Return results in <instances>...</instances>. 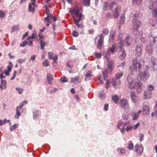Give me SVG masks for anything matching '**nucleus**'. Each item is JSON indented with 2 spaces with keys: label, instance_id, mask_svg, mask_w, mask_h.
I'll list each match as a JSON object with an SVG mask.
<instances>
[{
  "label": "nucleus",
  "instance_id": "obj_1",
  "mask_svg": "<svg viewBox=\"0 0 157 157\" xmlns=\"http://www.w3.org/2000/svg\"><path fill=\"white\" fill-rule=\"evenodd\" d=\"M81 10L80 7H78L77 6L75 7L72 10L71 9H70V12L72 14H74L75 15L76 17L78 19H76L75 18H73L74 23L76 24L78 28H82L83 26L82 24H78V22L81 20L82 17V14L79 13V11Z\"/></svg>",
  "mask_w": 157,
  "mask_h": 157
},
{
  "label": "nucleus",
  "instance_id": "obj_2",
  "mask_svg": "<svg viewBox=\"0 0 157 157\" xmlns=\"http://www.w3.org/2000/svg\"><path fill=\"white\" fill-rule=\"evenodd\" d=\"M149 45L146 46V49L148 53L151 54L153 48L157 45L155 44V42L157 41V36L150 35L149 36Z\"/></svg>",
  "mask_w": 157,
  "mask_h": 157
},
{
  "label": "nucleus",
  "instance_id": "obj_3",
  "mask_svg": "<svg viewBox=\"0 0 157 157\" xmlns=\"http://www.w3.org/2000/svg\"><path fill=\"white\" fill-rule=\"evenodd\" d=\"M119 40L118 42L117 49L119 55V58L121 60H123L125 58L126 56V53L123 49L124 44L123 41L122 40L119 39L118 40Z\"/></svg>",
  "mask_w": 157,
  "mask_h": 157
},
{
  "label": "nucleus",
  "instance_id": "obj_4",
  "mask_svg": "<svg viewBox=\"0 0 157 157\" xmlns=\"http://www.w3.org/2000/svg\"><path fill=\"white\" fill-rule=\"evenodd\" d=\"M132 65L130 67L131 69H130L131 75H132L133 71H139L141 67V63L138 62L137 59L134 58L132 62Z\"/></svg>",
  "mask_w": 157,
  "mask_h": 157
},
{
  "label": "nucleus",
  "instance_id": "obj_5",
  "mask_svg": "<svg viewBox=\"0 0 157 157\" xmlns=\"http://www.w3.org/2000/svg\"><path fill=\"white\" fill-rule=\"evenodd\" d=\"M138 14L136 13L134 14L132 21L133 29L135 30L136 31L138 30L141 24L140 21L138 20Z\"/></svg>",
  "mask_w": 157,
  "mask_h": 157
},
{
  "label": "nucleus",
  "instance_id": "obj_6",
  "mask_svg": "<svg viewBox=\"0 0 157 157\" xmlns=\"http://www.w3.org/2000/svg\"><path fill=\"white\" fill-rule=\"evenodd\" d=\"M132 75H128L127 78V81L129 88L131 89H133L136 87L137 83L136 80L132 78Z\"/></svg>",
  "mask_w": 157,
  "mask_h": 157
},
{
  "label": "nucleus",
  "instance_id": "obj_7",
  "mask_svg": "<svg viewBox=\"0 0 157 157\" xmlns=\"http://www.w3.org/2000/svg\"><path fill=\"white\" fill-rule=\"evenodd\" d=\"M149 76L147 72H140L138 75V79L139 81L144 82L148 79Z\"/></svg>",
  "mask_w": 157,
  "mask_h": 157
},
{
  "label": "nucleus",
  "instance_id": "obj_8",
  "mask_svg": "<svg viewBox=\"0 0 157 157\" xmlns=\"http://www.w3.org/2000/svg\"><path fill=\"white\" fill-rule=\"evenodd\" d=\"M123 75L122 73L120 72L117 73L116 75V78H113L112 80V84L114 87H115L117 85H120L121 82L120 80H118V79L120 78Z\"/></svg>",
  "mask_w": 157,
  "mask_h": 157
},
{
  "label": "nucleus",
  "instance_id": "obj_9",
  "mask_svg": "<svg viewBox=\"0 0 157 157\" xmlns=\"http://www.w3.org/2000/svg\"><path fill=\"white\" fill-rule=\"evenodd\" d=\"M111 8H115V9L113 11V14L114 17L117 18L119 16L121 6H117L115 4H113L112 5Z\"/></svg>",
  "mask_w": 157,
  "mask_h": 157
},
{
  "label": "nucleus",
  "instance_id": "obj_10",
  "mask_svg": "<svg viewBox=\"0 0 157 157\" xmlns=\"http://www.w3.org/2000/svg\"><path fill=\"white\" fill-rule=\"evenodd\" d=\"M27 102L26 101H24L23 102L20 104V105L17 106L16 108V113L14 116V117L16 119H18L19 116L21 115L20 112V109L25 105L27 104Z\"/></svg>",
  "mask_w": 157,
  "mask_h": 157
},
{
  "label": "nucleus",
  "instance_id": "obj_11",
  "mask_svg": "<svg viewBox=\"0 0 157 157\" xmlns=\"http://www.w3.org/2000/svg\"><path fill=\"white\" fill-rule=\"evenodd\" d=\"M81 82V80L79 77L76 76L75 77H71L70 78V83H73L75 84H78Z\"/></svg>",
  "mask_w": 157,
  "mask_h": 157
},
{
  "label": "nucleus",
  "instance_id": "obj_12",
  "mask_svg": "<svg viewBox=\"0 0 157 157\" xmlns=\"http://www.w3.org/2000/svg\"><path fill=\"white\" fill-rule=\"evenodd\" d=\"M143 148L142 145L139 146L138 144H136L135 147V151L138 154H141L143 152Z\"/></svg>",
  "mask_w": 157,
  "mask_h": 157
},
{
  "label": "nucleus",
  "instance_id": "obj_13",
  "mask_svg": "<svg viewBox=\"0 0 157 157\" xmlns=\"http://www.w3.org/2000/svg\"><path fill=\"white\" fill-rule=\"evenodd\" d=\"M120 103L122 107L124 108L128 109H129V106L127 101L126 100L123 99L121 100L120 102Z\"/></svg>",
  "mask_w": 157,
  "mask_h": 157
},
{
  "label": "nucleus",
  "instance_id": "obj_14",
  "mask_svg": "<svg viewBox=\"0 0 157 157\" xmlns=\"http://www.w3.org/2000/svg\"><path fill=\"white\" fill-rule=\"evenodd\" d=\"M130 93V97L132 101L135 103H136L138 101V97L136 96L135 93L131 91Z\"/></svg>",
  "mask_w": 157,
  "mask_h": 157
},
{
  "label": "nucleus",
  "instance_id": "obj_15",
  "mask_svg": "<svg viewBox=\"0 0 157 157\" xmlns=\"http://www.w3.org/2000/svg\"><path fill=\"white\" fill-rule=\"evenodd\" d=\"M157 60L152 57L151 58V65L152 68L155 69L157 66Z\"/></svg>",
  "mask_w": 157,
  "mask_h": 157
},
{
  "label": "nucleus",
  "instance_id": "obj_16",
  "mask_svg": "<svg viewBox=\"0 0 157 157\" xmlns=\"http://www.w3.org/2000/svg\"><path fill=\"white\" fill-rule=\"evenodd\" d=\"M143 113L144 115L149 114L150 113V109L148 106L144 105L143 107Z\"/></svg>",
  "mask_w": 157,
  "mask_h": 157
},
{
  "label": "nucleus",
  "instance_id": "obj_17",
  "mask_svg": "<svg viewBox=\"0 0 157 157\" xmlns=\"http://www.w3.org/2000/svg\"><path fill=\"white\" fill-rule=\"evenodd\" d=\"M152 95L151 92L150 91H148L147 90L145 91L144 94V97L145 99H146L150 97Z\"/></svg>",
  "mask_w": 157,
  "mask_h": 157
},
{
  "label": "nucleus",
  "instance_id": "obj_18",
  "mask_svg": "<svg viewBox=\"0 0 157 157\" xmlns=\"http://www.w3.org/2000/svg\"><path fill=\"white\" fill-rule=\"evenodd\" d=\"M135 52L137 56H140L142 54V50L140 46L139 45L137 46L135 48Z\"/></svg>",
  "mask_w": 157,
  "mask_h": 157
},
{
  "label": "nucleus",
  "instance_id": "obj_19",
  "mask_svg": "<svg viewBox=\"0 0 157 157\" xmlns=\"http://www.w3.org/2000/svg\"><path fill=\"white\" fill-rule=\"evenodd\" d=\"M107 67L109 71L111 72L114 67V62L112 61L109 62L107 64Z\"/></svg>",
  "mask_w": 157,
  "mask_h": 157
},
{
  "label": "nucleus",
  "instance_id": "obj_20",
  "mask_svg": "<svg viewBox=\"0 0 157 157\" xmlns=\"http://www.w3.org/2000/svg\"><path fill=\"white\" fill-rule=\"evenodd\" d=\"M47 78L48 83L50 84H52V82L53 80L52 75L50 74L48 75Z\"/></svg>",
  "mask_w": 157,
  "mask_h": 157
},
{
  "label": "nucleus",
  "instance_id": "obj_21",
  "mask_svg": "<svg viewBox=\"0 0 157 157\" xmlns=\"http://www.w3.org/2000/svg\"><path fill=\"white\" fill-rule=\"evenodd\" d=\"M116 48L115 44H113L111 47L109 48L108 50L110 52H111L113 54L114 53L115 50Z\"/></svg>",
  "mask_w": 157,
  "mask_h": 157
},
{
  "label": "nucleus",
  "instance_id": "obj_22",
  "mask_svg": "<svg viewBox=\"0 0 157 157\" xmlns=\"http://www.w3.org/2000/svg\"><path fill=\"white\" fill-rule=\"evenodd\" d=\"M131 115L132 117V119L134 120H136L139 116L138 114L135 112L132 113Z\"/></svg>",
  "mask_w": 157,
  "mask_h": 157
},
{
  "label": "nucleus",
  "instance_id": "obj_23",
  "mask_svg": "<svg viewBox=\"0 0 157 157\" xmlns=\"http://www.w3.org/2000/svg\"><path fill=\"white\" fill-rule=\"evenodd\" d=\"M91 75V72L90 71H87L85 75V79L86 81L89 80Z\"/></svg>",
  "mask_w": 157,
  "mask_h": 157
},
{
  "label": "nucleus",
  "instance_id": "obj_24",
  "mask_svg": "<svg viewBox=\"0 0 157 157\" xmlns=\"http://www.w3.org/2000/svg\"><path fill=\"white\" fill-rule=\"evenodd\" d=\"M103 77L105 80L106 79L108 76V71L106 69H105L102 71Z\"/></svg>",
  "mask_w": 157,
  "mask_h": 157
},
{
  "label": "nucleus",
  "instance_id": "obj_25",
  "mask_svg": "<svg viewBox=\"0 0 157 157\" xmlns=\"http://www.w3.org/2000/svg\"><path fill=\"white\" fill-rule=\"evenodd\" d=\"M114 34L113 32H111L110 35V38L109 39V42L110 43H111L114 40Z\"/></svg>",
  "mask_w": 157,
  "mask_h": 157
},
{
  "label": "nucleus",
  "instance_id": "obj_26",
  "mask_svg": "<svg viewBox=\"0 0 157 157\" xmlns=\"http://www.w3.org/2000/svg\"><path fill=\"white\" fill-rule=\"evenodd\" d=\"M154 86L153 85L150 84L148 85L147 87V90L150 91L151 92L154 90Z\"/></svg>",
  "mask_w": 157,
  "mask_h": 157
},
{
  "label": "nucleus",
  "instance_id": "obj_27",
  "mask_svg": "<svg viewBox=\"0 0 157 157\" xmlns=\"http://www.w3.org/2000/svg\"><path fill=\"white\" fill-rule=\"evenodd\" d=\"M103 55L105 58H106L107 59L109 60L110 57V52L108 50L105 53H103Z\"/></svg>",
  "mask_w": 157,
  "mask_h": 157
},
{
  "label": "nucleus",
  "instance_id": "obj_28",
  "mask_svg": "<svg viewBox=\"0 0 157 157\" xmlns=\"http://www.w3.org/2000/svg\"><path fill=\"white\" fill-rule=\"evenodd\" d=\"M131 43L130 39L128 36H127L125 39V44L126 45H129Z\"/></svg>",
  "mask_w": 157,
  "mask_h": 157
},
{
  "label": "nucleus",
  "instance_id": "obj_29",
  "mask_svg": "<svg viewBox=\"0 0 157 157\" xmlns=\"http://www.w3.org/2000/svg\"><path fill=\"white\" fill-rule=\"evenodd\" d=\"M127 148L128 149H129L131 150L133 149L134 145L132 142L129 141V144Z\"/></svg>",
  "mask_w": 157,
  "mask_h": 157
},
{
  "label": "nucleus",
  "instance_id": "obj_30",
  "mask_svg": "<svg viewBox=\"0 0 157 157\" xmlns=\"http://www.w3.org/2000/svg\"><path fill=\"white\" fill-rule=\"evenodd\" d=\"M40 49L42 50L44 49V47L45 45L46 42L42 40H40Z\"/></svg>",
  "mask_w": 157,
  "mask_h": 157
},
{
  "label": "nucleus",
  "instance_id": "obj_31",
  "mask_svg": "<svg viewBox=\"0 0 157 157\" xmlns=\"http://www.w3.org/2000/svg\"><path fill=\"white\" fill-rule=\"evenodd\" d=\"M112 100L114 101V102L116 103L117 104V101L119 100V98L117 95H115L112 96Z\"/></svg>",
  "mask_w": 157,
  "mask_h": 157
},
{
  "label": "nucleus",
  "instance_id": "obj_32",
  "mask_svg": "<svg viewBox=\"0 0 157 157\" xmlns=\"http://www.w3.org/2000/svg\"><path fill=\"white\" fill-rule=\"evenodd\" d=\"M32 6L33 5L31 4V3H29V11H31L32 12H34V6Z\"/></svg>",
  "mask_w": 157,
  "mask_h": 157
},
{
  "label": "nucleus",
  "instance_id": "obj_33",
  "mask_svg": "<svg viewBox=\"0 0 157 157\" xmlns=\"http://www.w3.org/2000/svg\"><path fill=\"white\" fill-rule=\"evenodd\" d=\"M125 17L123 15L121 16L120 17V22L121 24H123L125 21Z\"/></svg>",
  "mask_w": 157,
  "mask_h": 157
},
{
  "label": "nucleus",
  "instance_id": "obj_34",
  "mask_svg": "<svg viewBox=\"0 0 157 157\" xmlns=\"http://www.w3.org/2000/svg\"><path fill=\"white\" fill-rule=\"evenodd\" d=\"M117 151L121 154H124L125 152V150L122 148H119L117 149Z\"/></svg>",
  "mask_w": 157,
  "mask_h": 157
},
{
  "label": "nucleus",
  "instance_id": "obj_35",
  "mask_svg": "<svg viewBox=\"0 0 157 157\" xmlns=\"http://www.w3.org/2000/svg\"><path fill=\"white\" fill-rule=\"evenodd\" d=\"M90 0H83V4L85 6H89L90 4Z\"/></svg>",
  "mask_w": 157,
  "mask_h": 157
},
{
  "label": "nucleus",
  "instance_id": "obj_36",
  "mask_svg": "<svg viewBox=\"0 0 157 157\" xmlns=\"http://www.w3.org/2000/svg\"><path fill=\"white\" fill-rule=\"evenodd\" d=\"M5 15V13L2 10H0V18L3 19Z\"/></svg>",
  "mask_w": 157,
  "mask_h": 157
},
{
  "label": "nucleus",
  "instance_id": "obj_37",
  "mask_svg": "<svg viewBox=\"0 0 157 157\" xmlns=\"http://www.w3.org/2000/svg\"><path fill=\"white\" fill-rule=\"evenodd\" d=\"M53 17V16L51 14H48L47 15V17L45 18V21L47 20H49V21L50 19H52Z\"/></svg>",
  "mask_w": 157,
  "mask_h": 157
},
{
  "label": "nucleus",
  "instance_id": "obj_38",
  "mask_svg": "<svg viewBox=\"0 0 157 157\" xmlns=\"http://www.w3.org/2000/svg\"><path fill=\"white\" fill-rule=\"evenodd\" d=\"M16 90L18 91L19 94H21L23 92V89L17 87L16 89Z\"/></svg>",
  "mask_w": 157,
  "mask_h": 157
},
{
  "label": "nucleus",
  "instance_id": "obj_39",
  "mask_svg": "<svg viewBox=\"0 0 157 157\" xmlns=\"http://www.w3.org/2000/svg\"><path fill=\"white\" fill-rule=\"evenodd\" d=\"M104 40V36L102 34H101L99 35V39L98 40V42H100L103 43Z\"/></svg>",
  "mask_w": 157,
  "mask_h": 157
},
{
  "label": "nucleus",
  "instance_id": "obj_40",
  "mask_svg": "<svg viewBox=\"0 0 157 157\" xmlns=\"http://www.w3.org/2000/svg\"><path fill=\"white\" fill-rule=\"evenodd\" d=\"M99 97L102 100H104L105 98V95L104 94L100 93L99 94Z\"/></svg>",
  "mask_w": 157,
  "mask_h": 157
},
{
  "label": "nucleus",
  "instance_id": "obj_41",
  "mask_svg": "<svg viewBox=\"0 0 157 157\" xmlns=\"http://www.w3.org/2000/svg\"><path fill=\"white\" fill-rule=\"evenodd\" d=\"M102 33L104 35H107L109 33V30L105 28L103 29Z\"/></svg>",
  "mask_w": 157,
  "mask_h": 157
},
{
  "label": "nucleus",
  "instance_id": "obj_42",
  "mask_svg": "<svg viewBox=\"0 0 157 157\" xmlns=\"http://www.w3.org/2000/svg\"><path fill=\"white\" fill-rule=\"evenodd\" d=\"M95 57L98 59L100 58L101 57V53L96 52L94 53Z\"/></svg>",
  "mask_w": 157,
  "mask_h": 157
},
{
  "label": "nucleus",
  "instance_id": "obj_43",
  "mask_svg": "<svg viewBox=\"0 0 157 157\" xmlns=\"http://www.w3.org/2000/svg\"><path fill=\"white\" fill-rule=\"evenodd\" d=\"M109 4L107 2H105L104 4L103 9L106 10L109 9Z\"/></svg>",
  "mask_w": 157,
  "mask_h": 157
},
{
  "label": "nucleus",
  "instance_id": "obj_44",
  "mask_svg": "<svg viewBox=\"0 0 157 157\" xmlns=\"http://www.w3.org/2000/svg\"><path fill=\"white\" fill-rule=\"evenodd\" d=\"M142 0H133L132 1L133 4L139 5L142 2Z\"/></svg>",
  "mask_w": 157,
  "mask_h": 157
},
{
  "label": "nucleus",
  "instance_id": "obj_45",
  "mask_svg": "<svg viewBox=\"0 0 157 157\" xmlns=\"http://www.w3.org/2000/svg\"><path fill=\"white\" fill-rule=\"evenodd\" d=\"M43 65L44 67H48L49 65V63L47 59H46L44 62L43 63Z\"/></svg>",
  "mask_w": 157,
  "mask_h": 157
},
{
  "label": "nucleus",
  "instance_id": "obj_46",
  "mask_svg": "<svg viewBox=\"0 0 157 157\" xmlns=\"http://www.w3.org/2000/svg\"><path fill=\"white\" fill-rule=\"evenodd\" d=\"M102 42H100L98 41V43L97 44V47L99 49H101L102 48Z\"/></svg>",
  "mask_w": 157,
  "mask_h": 157
},
{
  "label": "nucleus",
  "instance_id": "obj_47",
  "mask_svg": "<svg viewBox=\"0 0 157 157\" xmlns=\"http://www.w3.org/2000/svg\"><path fill=\"white\" fill-rule=\"evenodd\" d=\"M1 83L4 87V89H5L6 88V82L5 80L1 79Z\"/></svg>",
  "mask_w": 157,
  "mask_h": 157
},
{
  "label": "nucleus",
  "instance_id": "obj_48",
  "mask_svg": "<svg viewBox=\"0 0 157 157\" xmlns=\"http://www.w3.org/2000/svg\"><path fill=\"white\" fill-rule=\"evenodd\" d=\"M152 12L153 15L155 17H157V10L156 9L152 10Z\"/></svg>",
  "mask_w": 157,
  "mask_h": 157
},
{
  "label": "nucleus",
  "instance_id": "obj_49",
  "mask_svg": "<svg viewBox=\"0 0 157 157\" xmlns=\"http://www.w3.org/2000/svg\"><path fill=\"white\" fill-rule=\"evenodd\" d=\"M26 58H25L24 59H21H21H19L18 61V62L20 63H23L25 62L26 61Z\"/></svg>",
  "mask_w": 157,
  "mask_h": 157
},
{
  "label": "nucleus",
  "instance_id": "obj_50",
  "mask_svg": "<svg viewBox=\"0 0 157 157\" xmlns=\"http://www.w3.org/2000/svg\"><path fill=\"white\" fill-rule=\"evenodd\" d=\"M61 81L62 82H67V79L65 77H62L60 79Z\"/></svg>",
  "mask_w": 157,
  "mask_h": 157
},
{
  "label": "nucleus",
  "instance_id": "obj_51",
  "mask_svg": "<svg viewBox=\"0 0 157 157\" xmlns=\"http://www.w3.org/2000/svg\"><path fill=\"white\" fill-rule=\"evenodd\" d=\"M28 43V42L26 41H25L23 42H22L20 44V46L21 47H24L25 46V45L27 44Z\"/></svg>",
  "mask_w": 157,
  "mask_h": 157
},
{
  "label": "nucleus",
  "instance_id": "obj_52",
  "mask_svg": "<svg viewBox=\"0 0 157 157\" xmlns=\"http://www.w3.org/2000/svg\"><path fill=\"white\" fill-rule=\"evenodd\" d=\"M149 9L150 10H154L156 8L154 6V3H151L150 6H149Z\"/></svg>",
  "mask_w": 157,
  "mask_h": 157
},
{
  "label": "nucleus",
  "instance_id": "obj_53",
  "mask_svg": "<svg viewBox=\"0 0 157 157\" xmlns=\"http://www.w3.org/2000/svg\"><path fill=\"white\" fill-rule=\"evenodd\" d=\"M17 127V124H14L13 126H11L10 128V129L12 131L13 130H15L16 128Z\"/></svg>",
  "mask_w": 157,
  "mask_h": 157
},
{
  "label": "nucleus",
  "instance_id": "obj_54",
  "mask_svg": "<svg viewBox=\"0 0 157 157\" xmlns=\"http://www.w3.org/2000/svg\"><path fill=\"white\" fill-rule=\"evenodd\" d=\"M140 123L139 122H138L135 125H133L132 126L133 127V129L134 130H136L140 126Z\"/></svg>",
  "mask_w": 157,
  "mask_h": 157
},
{
  "label": "nucleus",
  "instance_id": "obj_55",
  "mask_svg": "<svg viewBox=\"0 0 157 157\" xmlns=\"http://www.w3.org/2000/svg\"><path fill=\"white\" fill-rule=\"evenodd\" d=\"M154 109H155V116H157V100L156 101L155 104V105Z\"/></svg>",
  "mask_w": 157,
  "mask_h": 157
},
{
  "label": "nucleus",
  "instance_id": "obj_56",
  "mask_svg": "<svg viewBox=\"0 0 157 157\" xmlns=\"http://www.w3.org/2000/svg\"><path fill=\"white\" fill-rule=\"evenodd\" d=\"M125 62H123L122 63H121L120 64L118 65V67H121V68H123L125 66Z\"/></svg>",
  "mask_w": 157,
  "mask_h": 157
},
{
  "label": "nucleus",
  "instance_id": "obj_57",
  "mask_svg": "<svg viewBox=\"0 0 157 157\" xmlns=\"http://www.w3.org/2000/svg\"><path fill=\"white\" fill-rule=\"evenodd\" d=\"M72 36L74 37H77L78 36V32L75 31H73L72 33Z\"/></svg>",
  "mask_w": 157,
  "mask_h": 157
},
{
  "label": "nucleus",
  "instance_id": "obj_58",
  "mask_svg": "<svg viewBox=\"0 0 157 157\" xmlns=\"http://www.w3.org/2000/svg\"><path fill=\"white\" fill-rule=\"evenodd\" d=\"M122 117L125 120H127L128 119V116L125 114H123L122 115Z\"/></svg>",
  "mask_w": 157,
  "mask_h": 157
},
{
  "label": "nucleus",
  "instance_id": "obj_59",
  "mask_svg": "<svg viewBox=\"0 0 157 157\" xmlns=\"http://www.w3.org/2000/svg\"><path fill=\"white\" fill-rule=\"evenodd\" d=\"M53 55V53L52 52H48V58L50 59H52V56Z\"/></svg>",
  "mask_w": 157,
  "mask_h": 157
},
{
  "label": "nucleus",
  "instance_id": "obj_60",
  "mask_svg": "<svg viewBox=\"0 0 157 157\" xmlns=\"http://www.w3.org/2000/svg\"><path fill=\"white\" fill-rule=\"evenodd\" d=\"M35 34L33 33L32 35L30 36H29L27 38V39H34L35 38Z\"/></svg>",
  "mask_w": 157,
  "mask_h": 157
},
{
  "label": "nucleus",
  "instance_id": "obj_61",
  "mask_svg": "<svg viewBox=\"0 0 157 157\" xmlns=\"http://www.w3.org/2000/svg\"><path fill=\"white\" fill-rule=\"evenodd\" d=\"M17 72L16 71H14V73L12 77L10 78V80H13L16 77V75L17 74Z\"/></svg>",
  "mask_w": 157,
  "mask_h": 157
},
{
  "label": "nucleus",
  "instance_id": "obj_62",
  "mask_svg": "<svg viewBox=\"0 0 157 157\" xmlns=\"http://www.w3.org/2000/svg\"><path fill=\"white\" fill-rule=\"evenodd\" d=\"M38 36L39 37V40L40 41V40H43V36L42 34L40 33L38 34Z\"/></svg>",
  "mask_w": 157,
  "mask_h": 157
},
{
  "label": "nucleus",
  "instance_id": "obj_63",
  "mask_svg": "<svg viewBox=\"0 0 157 157\" xmlns=\"http://www.w3.org/2000/svg\"><path fill=\"white\" fill-rule=\"evenodd\" d=\"M105 16L107 18L110 19L111 18V14L110 13H107L106 14Z\"/></svg>",
  "mask_w": 157,
  "mask_h": 157
},
{
  "label": "nucleus",
  "instance_id": "obj_64",
  "mask_svg": "<svg viewBox=\"0 0 157 157\" xmlns=\"http://www.w3.org/2000/svg\"><path fill=\"white\" fill-rule=\"evenodd\" d=\"M58 58V56H56L55 57H53L52 59H53V61L54 62L56 63Z\"/></svg>",
  "mask_w": 157,
  "mask_h": 157
}]
</instances>
